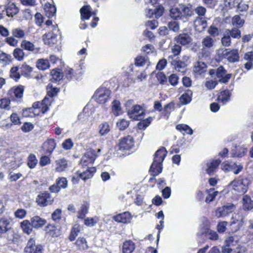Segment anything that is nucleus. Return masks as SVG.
Instances as JSON below:
<instances>
[{
	"label": "nucleus",
	"mask_w": 253,
	"mask_h": 253,
	"mask_svg": "<svg viewBox=\"0 0 253 253\" xmlns=\"http://www.w3.org/2000/svg\"><path fill=\"white\" fill-rule=\"evenodd\" d=\"M147 59L142 56H138L135 58V65L136 66H143L147 63Z\"/></svg>",
	"instance_id": "57"
},
{
	"label": "nucleus",
	"mask_w": 253,
	"mask_h": 253,
	"mask_svg": "<svg viewBox=\"0 0 253 253\" xmlns=\"http://www.w3.org/2000/svg\"><path fill=\"white\" fill-rule=\"evenodd\" d=\"M244 23V20L242 19L239 15H235L232 18V24L233 25L242 27L243 26Z\"/></svg>",
	"instance_id": "59"
},
{
	"label": "nucleus",
	"mask_w": 253,
	"mask_h": 253,
	"mask_svg": "<svg viewBox=\"0 0 253 253\" xmlns=\"http://www.w3.org/2000/svg\"><path fill=\"white\" fill-rule=\"evenodd\" d=\"M112 111L113 114L116 116H118L121 114L122 108L119 101L115 100L113 101L112 106Z\"/></svg>",
	"instance_id": "39"
},
{
	"label": "nucleus",
	"mask_w": 253,
	"mask_h": 253,
	"mask_svg": "<svg viewBox=\"0 0 253 253\" xmlns=\"http://www.w3.org/2000/svg\"><path fill=\"white\" fill-rule=\"evenodd\" d=\"M36 66L40 70H45L49 68L50 64L48 60L40 59L37 61Z\"/></svg>",
	"instance_id": "40"
},
{
	"label": "nucleus",
	"mask_w": 253,
	"mask_h": 253,
	"mask_svg": "<svg viewBox=\"0 0 253 253\" xmlns=\"http://www.w3.org/2000/svg\"><path fill=\"white\" fill-rule=\"evenodd\" d=\"M21 74L26 78H30L33 68L26 64H23L20 67Z\"/></svg>",
	"instance_id": "44"
},
{
	"label": "nucleus",
	"mask_w": 253,
	"mask_h": 253,
	"mask_svg": "<svg viewBox=\"0 0 253 253\" xmlns=\"http://www.w3.org/2000/svg\"><path fill=\"white\" fill-rule=\"evenodd\" d=\"M244 216L242 215H240L239 214L234 213L232 216L233 221L232 224H235L239 222V225H242L244 223Z\"/></svg>",
	"instance_id": "60"
},
{
	"label": "nucleus",
	"mask_w": 253,
	"mask_h": 253,
	"mask_svg": "<svg viewBox=\"0 0 253 253\" xmlns=\"http://www.w3.org/2000/svg\"><path fill=\"white\" fill-rule=\"evenodd\" d=\"M11 34L13 37L22 39L24 37L25 32L19 28H14L11 31Z\"/></svg>",
	"instance_id": "48"
},
{
	"label": "nucleus",
	"mask_w": 253,
	"mask_h": 253,
	"mask_svg": "<svg viewBox=\"0 0 253 253\" xmlns=\"http://www.w3.org/2000/svg\"><path fill=\"white\" fill-rule=\"evenodd\" d=\"M249 181L247 179L234 180L231 183L233 189L239 193H245L248 189Z\"/></svg>",
	"instance_id": "6"
},
{
	"label": "nucleus",
	"mask_w": 253,
	"mask_h": 253,
	"mask_svg": "<svg viewBox=\"0 0 253 253\" xmlns=\"http://www.w3.org/2000/svg\"><path fill=\"white\" fill-rule=\"evenodd\" d=\"M175 40L177 43L183 45H187L191 42V38L187 34H180L175 38Z\"/></svg>",
	"instance_id": "31"
},
{
	"label": "nucleus",
	"mask_w": 253,
	"mask_h": 253,
	"mask_svg": "<svg viewBox=\"0 0 253 253\" xmlns=\"http://www.w3.org/2000/svg\"><path fill=\"white\" fill-rule=\"evenodd\" d=\"M198 233L201 235H205L211 240H216L218 238L217 233L215 231L210 230L207 226H205L201 228Z\"/></svg>",
	"instance_id": "14"
},
{
	"label": "nucleus",
	"mask_w": 253,
	"mask_h": 253,
	"mask_svg": "<svg viewBox=\"0 0 253 253\" xmlns=\"http://www.w3.org/2000/svg\"><path fill=\"white\" fill-rule=\"evenodd\" d=\"M46 153L51 154L56 147V143L54 139H49L44 143Z\"/></svg>",
	"instance_id": "36"
},
{
	"label": "nucleus",
	"mask_w": 253,
	"mask_h": 253,
	"mask_svg": "<svg viewBox=\"0 0 253 253\" xmlns=\"http://www.w3.org/2000/svg\"><path fill=\"white\" fill-rule=\"evenodd\" d=\"M96 158V152L93 149L88 150L83 156L80 164L83 167H90Z\"/></svg>",
	"instance_id": "3"
},
{
	"label": "nucleus",
	"mask_w": 253,
	"mask_h": 253,
	"mask_svg": "<svg viewBox=\"0 0 253 253\" xmlns=\"http://www.w3.org/2000/svg\"><path fill=\"white\" fill-rule=\"evenodd\" d=\"M5 10L6 15L8 17H13L16 15L19 11L18 7L13 2H8L5 6Z\"/></svg>",
	"instance_id": "20"
},
{
	"label": "nucleus",
	"mask_w": 253,
	"mask_h": 253,
	"mask_svg": "<svg viewBox=\"0 0 253 253\" xmlns=\"http://www.w3.org/2000/svg\"><path fill=\"white\" fill-rule=\"evenodd\" d=\"M33 226L38 229L43 226L46 223V220L39 216H35L31 219Z\"/></svg>",
	"instance_id": "29"
},
{
	"label": "nucleus",
	"mask_w": 253,
	"mask_h": 253,
	"mask_svg": "<svg viewBox=\"0 0 253 253\" xmlns=\"http://www.w3.org/2000/svg\"><path fill=\"white\" fill-rule=\"evenodd\" d=\"M221 162V160L219 159L212 160L208 165V168L207 169V173L210 175H212L217 169L219 165L220 164Z\"/></svg>",
	"instance_id": "30"
},
{
	"label": "nucleus",
	"mask_w": 253,
	"mask_h": 253,
	"mask_svg": "<svg viewBox=\"0 0 253 253\" xmlns=\"http://www.w3.org/2000/svg\"><path fill=\"white\" fill-rule=\"evenodd\" d=\"M68 161L63 158L57 160L55 162V169L56 171L61 172L65 171L68 167Z\"/></svg>",
	"instance_id": "19"
},
{
	"label": "nucleus",
	"mask_w": 253,
	"mask_h": 253,
	"mask_svg": "<svg viewBox=\"0 0 253 253\" xmlns=\"http://www.w3.org/2000/svg\"><path fill=\"white\" fill-rule=\"evenodd\" d=\"M110 130V126L107 122H104L99 126V133L101 135L107 134Z\"/></svg>",
	"instance_id": "50"
},
{
	"label": "nucleus",
	"mask_w": 253,
	"mask_h": 253,
	"mask_svg": "<svg viewBox=\"0 0 253 253\" xmlns=\"http://www.w3.org/2000/svg\"><path fill=\"white\" fill-rule=\"evenodd\" d=\"M52 78L51 80L52 82L57 83L63 78V74L60 69H53L51 72Z\"/></svg>",
	"instance_id": "35"
},
{
	"label": "nucleus",
	"mask_w": 253,
	"mask_h": 253,
	"mask_svg": "<svg viewBox=\"0 0 253 253\" xmlns=\"http://www.w3.org/2000/svg\"><path fill=\"white\" fill-rule=\"evenodd\" d=\"M194 27L196 31L202 32L207 27V22L203 18L197 17L194 21Z\"/></svg>",
	"instance_id": "21"
},
{
	"label": "nucleus",
	"mask_w": 253,
	"mask_h": 253,
	"mask_svg": "<svg viewBox=\"0 0 253 253\" xmlns=\"http://www.w3.org/2000/svg\"><path fill=\"white\" fill-rule=\"evenodd\" d=\"M202 44L203 48L210 49L214 45V40L211 36H207L203 39Z\"/></svg>",
	"instance_id": "41"
},
{
	"label": "nucleus",
	"mask_w": 253,
	"mask_h": 253,
	"mask_svg": "<svg viewBox=\"0 0 253 253\" xmlns=\"http://www.w3.org/2000/svg\"><path fill=\"white\" fill-rule=\"evenodd\" d=\"M11 60V56L4 52L0 53V62L3 65L8 64Z\"/></svg>",
	"instance_id": "49"
},
{
	"label": "nucleus",
	"mask_w": 253,
	"mask_h": 253,
	"mask_svg": "<svg viewBox=\"0 0 253 253\" xmlns=\"http://www.w3.org/2000/svg\"><path fill=\"white\" fill-rule=\"evenodd\" d=\"M18 67L17 66L12 67L10 70V76L15 81H17L20 78V74L18 72Z\"/></svg>",
	"instance_id": "56"
},
{
	"label": "nucleus",
	"mask_w": 253,
	"mask_h": 253,
	"mask_svg": "<svg viewBox=\"0 0 253 253\" xmlns=\"http://www.w3.org/2000/svg\"><path fill=\"white\" fill-rule=\"evenodd\" d=\"M129 125V121L122 119L117 123V126L120 130H124L128 127Z\"/></svg>",
	"instance_id": "63"
},
{
	"label": "nucleus",
	"mask_w": 253,
	"mask_h": 253,
	"mask_svg": "<svg viewBox=\"0 0 253 253\" xmlns=\"http://www.w3.org/2000/svg\"><path fill=\"white\" fill-rule=\"evenodd\" d=\"M56 35L52 33H48L43 36V41L45 44L52 45L56 41Z\"/></svg>",
	"instance_id": "32"
},
{
	"label": "nucleus",
	"mask_w": 253,
	"mask_h": 253,
	"mask_svg": "<svg viewBox=\"0 0 253 253\" xmlns=\"http://www.w3.org/2000/svg\"><path fill=\"white\" fill-rule=\"evenodd\" d=\"M56 184L58 185L60 188H66L67 187L68 181L65 177H61L56 180Z\"/></svg>",
	"instance_id": "64"
},
{
	"label": "nucleus",
	"mask_w": 253,
	"mask_h": 253,
	"mask_svg": "<svg viewBox=\"0 0 253 253\" xmlns=\"http://www.w3.org/2000/svg\"><path fill=\"white\" fill-rule=\"evenodd\" d=\"M89 206V202L87 201H83L77 211V217L79 219H84L88 212Z\"/></svg>",
	"instance_id": "16"
},
{
	"label": "nucleus",
	"mask_w": 253,
	"mask_h": 253,
	"mask_svg": "<svg viewBox=\"0 0 253 253\" xmlns=\"http://www.w3.org/2000/svg\"><path fill=\"white\" fill-rule=\"evenodd\" d=\"M135 248L134 243L131 241L125 242L123 246V253H132Z\"/></svg>",
	"instance_id": "38"
},
{
	"label": "nucleus",
	"mask_w": 253,
	"mask_h": 253,
	"mask_svg": "<svg viewBox=\"0 0 253 253\" xmlns=\"http://www.w3.org/2000/svg\"><path fill=\"white\" fill-rule=\"evenodd\" d=\"M221 42L223 46L225 47H228L230 46L231 43V37L228 35V34H226L224 32L223 37L221 39Z\"/></svg>",
	"instance_id": "53"
},
{
	"label": "nucleus",
	"mask_w": 253,
	"mask_h": 253,
	"mask_svg": "<svg viewBox=\"0 0 253 253\" xmlns=\"http://www.w3.org/2000/svg\"><path fill=\"white\" fill-rule=\"evenodd\" d=\"M192 91L187 89L180 97V101L183 105H186L190 103L192 98Z\"/></svg>",
	"instance_id": "27"
},
{
	"label": "nucleus",
	"mask_w": 253,
	"mask_h": 253,
	"mask_svg": "<svg viewBox=\"0 0 253 253\" xmlns=\"http://www.w3.org/2000/svg\"><path fill=\"white\" fill-rule=\"evenodd\" d=\"M127 115L133 120H141L144 118L145 111L141 106L135 105L127 111Z\"/></svg>",
	"instance_id": "4"
},
{
	"label": "nucleus",
	"mask_w": 253,
	"mask_h": 253,
	"mask_svg": "<svg viewBox=\"0 0 253 253\" xmlns=\"http://www.w3.org/2000/svg\"><path fill=\"white\" fill-rule=\"evenodd\" d=\"M208 33L212 37H215L219 35V30L214 26L211 25L208 29Z\"/></svg>",
	"instance_id": "62"
},
{
	"label": "nucleus",
	"mask_w": 253,
	"mask_h": 253,
	"mask_svg": "<svg viewBox=\"0 0 253 253\" xmlns=\"http://www.w3.org/2000/svg\"><path fill=\"white\" fill-rule=\"evenodd\" d=\"M76 245L80 250H87L88 248L86 239L84 237L79 238L76 242Z\"/></svg>",
	"instance_id": "45"
},
{
	"label": "nucleus",
	"mask_w": 253,
	"mask_h": 253,
	"mask_svg": "<svg viewBox=\"0 0 253 253\" xmlns=\"http://www.w3.org/2000/svg\"><path fill=\"white\" fill-rule=\"evenodd\" d=\"M46 231L47 234L53 237H58L60 235L59 230L54 225H48L46 227Z\"/></svg>",
	"instance_id": "34"
},
{
	"label": "nucleus",
	"mask_w": 253,
	"mask_h": 253,
	"mask_svg": "<svg viewBox=\"0 0 253 253\" xmlns=\"http://www.w3.org/2000/svg\"><path fill=\"white\" fill-rule=\"evenodd\" d=\"M24 86H18L14 89L13 93L15 97L17 99H21L23 97Z\"/></svg>",
	"instance_id": "55"
},
{
	"label": "nucleus",
	"mask_w": 253,
	"mask_h": 253,
	"mask_svg": "<svg viewBox=\"0 0 253 253\" xmlns=\"http://www.w3.org/2000/svg\"><path fill=\"white\" fill-rule=\"evenodd\" d=\"M111 92L108 88L102 85L96 90L93 98L98 103L104 104L110 99Z\"/></svg>",
	"instance_id": "2"
},
{
	"label": "nucleus",
	"mask_w": 253,
	"mask_h": 253,
	"mask_svg": "<svg viewBox=\"0 0 253 253\" xmlns=\"http://www.w3.org/2000/svg\"><path fill=\"white\" fill-rule=\"evenodd\" d=\"M80 12L82 21H84L85 20H88L92 15L91 8L89 5L83 6L80 9Z\"/></svg>",
	"instance_id": "18"
},
{
	"label": "nucleus",
	"mask_w": 253,
	"mask_h": 253,
	"mask_svg": "<svg viewBox=\"0 0 253 253\" xmlns=\"http://www.w3.org/2000/svg\"><path fill=\"white\" fill-rule=\"evenodd\" d=\"M21 227L23 232L28 235L31 233L34 228L31 221L28 220H24L21 222Z\"/></svg>",
	"instance_id": "33"
},
{
	"label": "nucleus",
	"mask_w": 253,
	"mask_h": 253,
	"mask_svg": "<svg viewBox=\"0 0 253 253\" xmlns=\"http://www.w3.org/2000/svg\"><path fill=\"white\" fill-rule=\"evenodd\" d=\"M187 63H185L183 61L178 60L175 64V69L178 72L184 73L185 72V68L187 66Z\"/></svg>",
	"instance_id": "47"
},
{
	"label": "nucleus",
	"mask_w": 253,
	"mask_h": 253,
	"mask_svg": "<svg viewBox=\"0 0 253 253\" xmlns=\"http://www.w3.org/2000/svg\"><path fill=\"white\" fill-rule=\"evenodd\" d=\"M168 26L170 30L174 32L177 33L179 30V24L176 21H171L169 22Z\"/></svg>",
	"instance_id": "58"
},
{
	"label": "nucleus",
	"mask_w": 253,
	"mask_h": 253,
	"mask_svg": "<svg viewBox=\"0 0 253 253\" xmlns=\"http://www.w3.org/2000/svg\"><path fill=\"white\" fill-rule=\"evenodd\" d=\"M176 128L180 132L192 135L193 133V129L188 125L185 124H178L176 126Z\"/></svg>",
	"instance_id": "37"
},
{
	"label": "nucleus",
	"mask_w": 253,
	"mask_h": 253,
	"mask_svg": "<svg viewBox=\"0 0 253 253\" xmlns=\"http://www.w3.org/2000/svg\"><path fill=\"white\" fill-rule=\"evenodd\" d=\"M225 32L234 39H239L241 37V31L237 28H233L231 30H226Z\"/></svg>",
	"instance_id": "42"
},
{
	"label": "nucleus",
	"mask_w": 253,
	"mask_h": 253,
	"mask_svg": "<svg viewBox=\"0 0 253 253\" xmlns=\"http://www.w3.org/2000/svg\"><path fill=\"white\" fill-rule=\"evenodd\" d=\"M95 172L96 169L95 167H87V169L85 171H84L79 174V176L83 180L85 181L86 180L92 177Z\"/></svg>",
	"instance_id": "23"
},
{
	"label": "nucleus",
	"mask_w": 253,
	"mask_h": 253,
	"mask_svg": "<svg viewBox=\"0 0 253 253\" xmlns=\"http://www.w3.org/2000/svg\"><path fill=\"white\" fill-rule=\"evenodd\" d=\"M207 65L202 61H197L193 65V72L195 74L199 75H203L207 71Z\"/></svg>",
	"instance_id": "12"
},
{
	"label": "nucleus",
	"mask_w": 253,
	"mask_h": 253,
	"mask_svg": "<svg viewBox=\"0 0 253 253\" xmlns=\"http://www.w3.org/2000/svg\"><path fill=\"white\" fill-rule=\"evenodd\" d=\"M12 223L10 219L3 217L0 219V234L6 233L12 228Z\"/></svg>",
	"instance_id": "13"
},
{
	"label": "nucleus",
	"mask_w": 253,
	"mask_h": 253,
	"mask_svg": "<svg viewBox=\"0 0 253 253\" xmlns=\"http://www.w3.org/2000/svg\"><path fill=\"white\" fill-rule=\"evenodd\" d=\"M231 93L229 90L226 89L221 91L218 95L217 100L223 105L226 104L230 99Z\"/></svg>",
	"instance_id": "25"
},
{
	"label": "nucleus",
	"mask_w": 253,
	"mask_h": 253,
	"mask_svg": "<svg viewBox=\"0 0 253 253\" xmlns=\"http://www.w3.org/2000/svg\"><path fill=\"white\" fill-rule=\"evenodd\" d=\"M235 209V206L232 204H229L217 208L215 211V215L217 217H223L232 212Z\"/></svg>",
	"instance_id": "10"
},
{
	"label": "nucleus",
	"mask_w": 253,
	"mask_h": 253,
	"mask_svg": "<svg viewBox=\"0 0 253 253\" xmlns=\"http://www.w3.org/2000/svg\"><path fill=\"white\" fill-rule=\"evenodd\" d=\"M181 14L180 6L178 7H172L170 9L169 15L174 20H181Z\"/></svg>",
	"instance_id": "43"
},
{
	"label": "nucleus",
	"mask_w": 253,
	"mask_h": 253,
	"mask_svg": "<svg viewBox=\"0 0 253 253\" xmlns=\"http://www.w3.org/2000/svg\"><path fill=\"white\" fill-rule=\"evenodd\" d=\"M222 57L227 59L230 62L234 63L239 61V55L238 50L233 49L229 50L225 49L222 51Z\"/></svg>",
	"instance_id": "9"
},
{
	"label": "nucleus",
	"mask_w": 253,
	"mask_h": 253,
	"mask_svg": "<svg viewBox=\"0 0 253 253\" xmlns=\"http://www.w3.org/2000/svg\"><path fill=\"white\" fill-rule=\"evenodd\" d=\"M242 207L243 209L245 211H249L253 209V201L249 196L247 195L243 196L242 198Z\"/></svg>",
	"instance_id": "24"
},
{
	"label": "nucleus",
	"mask_w": 253,
	"mask_h": 253,
	"mask_svg": "<svg viewBox=\"0 0 253 253\" xmlns=\"http://www.w3.org/2000/svg\"><path fill=\"white\" fill-rule=\"evenodd\" d=\"M167 150L164 147L158 149L154 154L153 162L152 164L149 171L153 176L158 175L162 171V164L166 155Z\"/></svg>",
	"instance_id": "1"
},
{
	"label": "nucleus",
	"mask_w": 253,
	"mask_h": 253,
	"mask_svg": "<svg viewBox=\"0 0 253 253\" xmlns=\"http://www.w3.org/2000/svg\"><path fill=\"white\" fill-rule=\"evenodd\" d=\"M114 219L118 222L128 223L131 219V214L129 212H124L115 216Z\"/></svg>",
	"instance_id": "17"
},
{
	"label": "nucleus",
	"mask_w": 253,
	"mask_h": 253,
	"mask_svg": "<svg viewBox=\"0 0 253 253\" xmlns=\"http://www.w3.org/2000/svg\"><path fill=\"white\" fill-rule=\"evenodd\" d=\"M134 141L133 137L127 135L122 138L118 145L119 149L121 151L129 150L133 148Z\"/></svg>",
	"instance_id": "8"
},
{
	"label": "nucleus",
	"mask_w": 253,
	"mask_h": 253,
	"mask_svg": "<svg viewBox=\"0 0 253 253\" xmlns=\"http://www.w3.org/2000/svg\"><path fill=\"white\" fill-rule=\"evenodd\" d=\"M38 163V160L34 154H30L28 158V166L31 169L34 168Z\"/></svg>",
	"instance_id": "51"
},
{
	"label": "nucleus",
	"mask_w": 253,
	"mask_h": 253,
	"mask_svg": "<svg viewBox=\"0 0 253 253\" xmlns=\"http://www.w3.org/2000/svg\"><path fill=\"white\" fill-rule=\"evenodd\" d=\"M181 11V20L183 22L188 21L189 17L193 14V11L192 10L191 7L185 5H180Z\"/></svg>",
	"instance_id": "15"
},
{
	"label": "nucleus",
	"mask_w": 253,
	"mask_h": 253,
	"mask_svg": "<svg viewBox=\"0 0 253 253\" xmlns=\"http://www.w3.org/2000/svg\"><path fill=\"white\" fill-rule=\"evenodd\" d=\"M43 10L45 15L48 18L53 17L56 12V8L55 5L47 2L44 4Z\"/></svg>",
	"instance_id": "22"
},
{
	"label": "nucleus",
	"mask_w": 253,
	"mask_h": 253,
	"mask_svg": "<svg viewBox=\"0 0 253 253\" xmlns=\"http://www.w3.org/2000/svg\"><path fill=\"white\" fill-rule=\"evenodd\" d=\"M21 46L25 50L30 51L38 52L40 48L36 47L34 43L26 40H23L21 43Z\"/></svg>",
	"instance_id": "26"
},
{
	"label": "nucleus",
	"mask_w": 253,
	"mask_h": 253,
	"mask_svg": "<svg viewBox=\"0 0 253 253\" xmlns=\"http://www.w3.org/2000/svg\"><path fill=\"white\" fill-rule=\"evenodd\" d=\"M225 68L220 66L216 69V77L219 79V82L223 84L228 82L230 79L232 74H227Z\"/></svg>",
	"instance_id": "11"
},
{
	"label": "nucleus",
	"mask_w": 253,
	"mask_h": 253,
	"mask_svg": "<svg viewBox=\"0 0 253 253\" xmlns=\"http://www.w3.org/2000/svg\"><path fill=\"white\" fill-rule=\"evenodd\" d=\"M14 57L19 61L23 60L24 56V52L23 50L19 48H15L13 52Z\"/></svg>",
	"instance_id": "54"
},
{
	"label": "nucleus",
	"mask_w": 253,
	"mask_h": 253,
	"mask_svg": "<svg viewBox=\"0 0 253 253\" xmlns=\"http://www.w3.org/2000/svg\"><path fill=\"white\" fill-rule=\"evenodd\" d=\"M218 193V191H215L214 189H210L208 192V195L205 200L206 202L208 203L212 201L217 196Z\"/></svg>",
	"instance_id": "52"
},
{
	"label": "nucleus",
	"mask_w": 253,
	"mask_h": 253,
	"mask_svg": "<svg viewBox=\"0 0 253 253\" xmlns=\"http://www.w3.org/2000/svg\"><path fill=\"white\" fill-rule=\"evenodd\" d=\"M10 101L9 99L4 98L0 100V108L9 110L10 109L9 104Z\"/></svg>",
	"instance_id": "61"
},
{
	"label": "nucleus",
	"mask_w": 253,
	"mask_h": 253,
	"mask_svg": "<svg viewBox=\"0 0 253 253\" xmlns=\"http://www.w3.org/2000/svg\"><path fill=\"white\" fill-rule=\"evenodd\" d=\"M232 157L241 158L247 153V149L243 146H238L232 149Z\"/></svg>",
	"instance_id": "28"
},
{
	"label": "nucleus",
	"mask_w": 253,
	"mask_h": 253,
	"mask_svg": "<svg viewBox=\"0 0 253 253\" xmlns=\"http://www.w3.org/2000/svg\"><path fill=\"white\" fill-rule=\"evenodd\" d=\"M221 169L225 172L233 171L235 174H237L242 170L243 166L236 163L224 162L221 165Z\"/></svg>",
	"instance_id": "7"
},
{
	"label": "nucleus",
	"mask_w": 253,
	"mask_h": 253,
	"mask_svg": "<svg viewBox=\"0 0 253 253\" xmlns=\"http://www.w3.org/2000/svg\"><path fill=\"white\" fill-rule=\"evenodd\" d=\"M80 226L79 224H75L71 229L70 234L69 237L70 241H73L76 239L80 232Z\"/></svg>",
	"instance_id": "46"
},
{
	"label": "nucleus",
	"mask_w": 253,
	"mask_h": 253,
	"mask_svg": "<svg viewBox=\"0 0 253 253\" xmlns=\"http://www.w3.org/2000/svg\"><path fill=\"white\" fill-rule=\"evenodd\" d=\"M53 202V198L47 192H44L39 194L37 198L36 202L41 207H46L51 205Z\"/></svg>",
	"instance_id": "5"
}]
</instances>
